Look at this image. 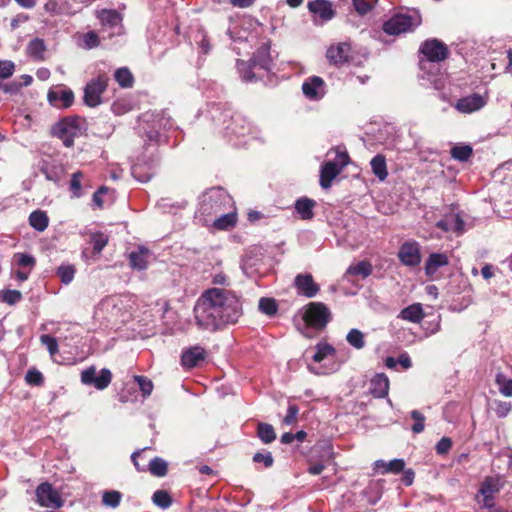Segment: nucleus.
<instances>
[{
    "mask_svg": "<svg viewBox=\"0 0 512 512\" xmlns=\"http://www.w3.org/2000/svg\"><path fill=\"white\" fill-rule=\"evenodd\" d=\"M194 314L200 328L216 331L225 325L238 322L242 316V303L231 290L211 288L198 299Z\"/></svg>",
    "mask_w": 512,
    "mask_h": 512,
    "instance_id": "obj_1",
    "label": "nucleus"
},
{
    "mask_svg": "<svg viewBox=\"0 0 512 512\" xmlns=\"http://www.w3.org/2000/svg\"><path fill=\"white\" fill-rule=\"evenodd\" d=\"M233 208L232 197L221 187H213L206 190L200 197L198 214L203 216V223H207V217L216 216Z\"/></svg>",
    "mask_w": 512,
    "mask_h": 512,
    "instance_id": "obj_2",
    "label": "nucleus"
},
{
    "mask_svg": "<svg viewBox=\"0 0 512 512\" xmlns=\"http://www.w3.org/2000/svg\"><path fill=\"white\" fill-rule=\"evenodd\" d=\"M336 349L327 342H319L315 346V353L312 359L316 363H323L316 368L309 366V370L317 375L331 374L339 370L341 363L336 359Z\"/></svg>",
    "mask_w": 512,
    "mask_h": 512,
    "instance_id": "obj_3",
    "label": "nucleus"
},
{
    "mask_svg": "<svg viewBox=\"0 0 512 512\" xmlns=\"http://www.w3.org/2000/svg\"><path fill=\"white\" fill-rule=\"evenodd\" d=\"M84 132V121L77 116H67L52 126L53 136L62 140L66 147L74 144V139L80 137Z\"/></svg>",
    "mask_w": 512,
    "mask_h": 512,
    "instance_id": "obj_4",
    "label": "nucleus"
},
{
    "mask_svg": "<svg viewBox=\"0 0 512 512\" xmlns=\"http://www.w3.org/2000/svg\"><path fill=\"white\" fill-rule=\"evenodd\" d=\"M421 22V15L413 10L409 13L395 14L383 24V30L389 35H399L413 31Z\"/></svg>",
    "mask_w": 512,
    "mask_h": 512,
    "instance_id": "obj_5",
    "label": "nucleus"
},
{
    "mask_svg": "<svg viewBox=\"0 0 512 512\" xmlns=\"http://www.w3.org/2000/svg\"><path fill=\"white\" fill-rule=\"evenodd\" d=\"M302 318L308 327L323 330L331 320V311L322 302H310L303 308Z\"/></svg>",
    "mask_w": 512,
    "mask_h": 512,
    "instance_id": "obj_6",
    "label": "nucleus"
},
{
    "mask_svg": "<svg viewBox=\"0 0 512 512\" xmlns=\"http://www.w3.org/2000/svg\"><path fill=\"white\" fill-rule=\"evenodd\" d=\"M505 480L501 475L488 476L481 483L476 499L483 508L494 507V495L504 487Z\"/></svg>",
    "mask_w": 512,
    "mask_h": 512,
    "instance_id": "obj_7",
    "label": "nucleus"
},
{
    "mask_svg": "<svg viewBox=\"0 0 512 512\" xmlns=\"http://www.w3.org/2000/svg\"><path fill=\"white\" fill-rule=\"evenodd\" d=\"M335 152V161H327L321 167L320 185L324 189L331 186L333 179L340 173L342 168L348 164L349 157L345 151H339L337 149Z\"/></svg>",
    "mask_w": 512,
    "mask_h": 512,
    "instance_id": "obj_8",
    "label": "nucleus"
},
{
    "mask_svg": "<svg viewBox=\"0 0 512 512\" xmlns=\"http://www.w3.org/2000/svg\"><path fill=\"white\" fill-rule=\"evenodd\" d=\"M108 85V77L104 74L89 81L84 88V103L89 107H96L102 102V94Z\"/></svg>",
    "mask_w": 512,
    "mask_h": 512,
    "instance_id": "obj_9",
    "label": "nucleus"
},
{
    "mask_svg": "<svg viewBox=\"0 0 512 512\" xmlns=\"http://www.w3.org/2000/svg\"><path fill=\"white\" fill-rule=\"evenodd\" d=\"M112 380V373L109 369L103 368L97 374L94 366L88 367L81 372V382L84 385L93 386L98 390H104Z\"/></svg>",
    "mask_w": 512,
    "mask_h": 512,
    "instance_id": "obj_10",
    "label": "nucleus"
},
{
    "mask_svg": "<svg viewBox=\"0 0 512 512\" xmlns=\"http://www.w3.org/2000/svg\"><path fill=\"white\" fill-rule=\"evenodd\" d=\"M73 91L63 85L52 86L47 93V100L49 104L57 109H67L74 103Z\"/></svg>",
    "mask_w": 512,
    "mask_h": 512,
    "instance_id": "obj_11",
    "label": "nucleus"
},
{
    "mask_svg": "<svg viewBox=\"0 0 512 512\" xmlns=\"http://www.w3.org/2000/svg\"><path fill=\"white\" fill-rule=\"evenodd\" d=\"M12 273L14 277L24 282L28 279L31 271L36 265L35 258L26 253H15L12 257Z\"/></svg>",
    "mask_w": 512,
    "mask_h": 512,
    "instance_id": "obj_12",
    "label": "nucleus"
},
{
    "mask_svg": "<svg viewBox=\"0 0 512 512\" xmlns=\"http://www.w3.org/2000/svg\"><path fill=\"white\" fill-rule=\"evenodd\" d=\"M36 497L42 507L57 509L62 506L59 493L49 483H42L37 487Z\"/></svg>",
    "mask_w": 512,
    "mask_h": 512,
    "instance_id": "obj_13",
    "label": "nucleus"
},
{
    "mask_svg": "<svg viewBox=\"0 0 512 512\" xmlns=\"http://www.w3.org/2000/svg\"><path fill=\"white\" fill-rule=\"evenodd\" d=\"M421 53L430 62H440L447 58V46L437 39L426 40L420 48Z\"/></svg>",
    "mask_w": 512,
    "mask_h": 512,
    "instance_id": "obj_14",
    "label": "nucleus"
},
{
    "mask_svg": "<svg viewBox=\"0 0 512 512\" xmlns=\"http://www.w3.org/2000/svg\"><path fill=\"white\" fill-rule=\"evenodd\" d=\"M98 18L101 22L102 29L108 31L109 38L118 35L122 31L121 15L115 10H101L98 13Z\"/></svg>",
    "mask_w": 512,
    "mask_h": 512,
    "instance_id": "obj_15",
    "label": "nucleus"
},
{
    "mask_svg": "<svg viewBox=\"0 0 512 512\" xmlns=\"http://www.w3.org/2000/svg\"><path fill=\"white\" fill-rule=\"evenodd\" d=\"M304 96L311 101H319L326 94V85L319 76L308 77L302 84Z\"/></svg>",
    "mask_w": 512,
    "mask_h": 512,
    "instance_id": "obj_16",
    "label": "nucleus"
},
{
    "mask_svg": "<svg viewBox=\"0 0 512 512\" xmlns=\"http://www.w3.org/2000/svg\"><path fill=\"white\" fill-rule=\"evenodd\" d=\"M398 257L402 264L415 267L421 262L419 244L415 241L405 242L401 245Z\"/></svg>",
    "mask_w": 512,
    "mask_h": 512,
    "instance_id": "obj_17",
    "label": "nucleus"
},
{
    "mask_svg": "<svg viewBox=\"0 0 512 512\" xmlns=\"http://www.w3.org/2000/svg\"><path fill=\"white\" fill-rule=\"evenodd\" d=\"M487 103V98L474 93L459 99L454 105L455 109L460 113L469 114L483 108Z\"/></svg>",
    "mask_w": 512,
    "mask_h": 512,
    "instance_id": "obj_18",
    "label": "nucleus"
},
{
    "mask_svg": "<svg viewBox=\"0 0 512 512\" xmlns=\"http://www.w3.org/2000/svg\"><path fill=\"white\" fill-rule=\"evenodd\" d=\"M294 285L299 295L307 298H313L320 290V286L315 283L311 274H298L295 277Z\"/></svg>",
    "mask_w": 512,
    "mask_h": 512,
    "instance_id": "obj_19",
    "label": "nucleus"
},
{
    "mask_svg": "<svg viewBox=\"0 0 512 512\" xmlns=\"http://www.w3.org/2000/svg\"><path fill=\"white\" fill-rule=\"evenodd\" d=\"M351 54V44L349 42H339L332 44L326 52V57L330 63L343 64L347 62Z\"/></svg>",
    "mask_w": 512,
    "mask_h": 512,
    "instance_id": "obj_20",
    "label": "nucleus"
},
{
    "mask_svg": "<svg viewBox=\"0 0 512 512\" xmlns=\"http://www.w3.org/2000/svg\"><path fill=\"white\" fill-rule=\"evenodd\" d=\"M205 359V350L200 346H193L183 351L181 363L185 368H193Z\"/></svg>",
    "mask_w": 512,
    "mask_h": 512,
    "instance_id": "obj_21",
    "label": "nucleus"
},
{
    "mask_svg": "<svg viewBox=\"0 0 512 512\" xmlns=\"http://www.w3.org/2000/svg\"><path fill=\"white\" fill-rule=\"evenodd\" d=\"M436 225L445 232L451 231L459 235L464 232L465 223L459 215L451 214L438 221Z\"/></svg>",
    "mask_w": 512,
    "mask_h": 512,
    "instance_id": "obj_22",
    "label": "nucleus"
},
{
    "mask_svg": "<svg viewBox=\"0 0 512 512\" xmlns=\"http://www.w3.org/2000/svg\"><path fill=\"white\" fill-rule=\"evenodd\" d=\"M449 260L446 254L432 253L429 255L425 264V273L429 277H434L441 267L447 266Z\"/></svg>",
    "mask_w": 512,
    "mask_h": 512,
    "instance_id": "obj_23",
    "label": "nucleus"
},
{
    "mask_svg": "<svg viewBox=\"0 0 512 512\" xmlns=\"http://www.w3.org/2000/svg\"><path fill=\"white\" fill-rule=\"evenodd\" d=\"M254 67L258 66L264 70H270L272 64V56L270 54V45L268 43L263 44L255 52L252 60Z\"/></svg>",
    "mask_w": 512,
    "mask_h": 512,
    "instance_id": "obj_24",
    "label": "nucleus"
},
{
    "mask_svg": "<svg viewBox=\"0 0 512 512\" xmlns=\"http://www.w3.org/2000/svg\"><path fill=\"white\" fill-rule=\"evenodd\" d=\"M404 467L405 461L403 459H393L388 462L384 460H377L374 463V470L381 474H398L403 471Z\"/></svg>",
    "mask_w": 512,
    "mask_h": 512,
    "instance_id": "obj_25",
    "label": "nucleus"
},
{
    "mask_svg": "<svg viewBox=\"0 0 512 512\" xmlns=\"http://www.w3.org/2000/svg\"><path fill=\"white\" fill-rule=\"evenodd\" d=\"M370 392L375 397L382 398L387 396L389 390V379L381 373L375 375L370 381Z\"/></svg>",
    "mask_w": 512,
    "mask_h": 512,
    "instance_id": "obj_26",
    "label": "nucleus"
},
{
    "mask_svg": "<svg viewBox=\"0 0 512 512\" xmlns=\"http://www.w3.org/2000/svg\"><path fill=\"white\" fill-rule=\"evenodd\" d=\"M226 129L232 134L245 136L251 133L252 127L245 117L237 114L231 116V122Z\"/></svg>",
    "mask_w": 512,
    "mask_h": 512,
    "instance_id": "obj_27",
    "label": "nucleus"
},
{
    "mask_svg": "<svg viewBox=\"0 0 512 512\" xmlns=\"http://www.w3.org/2000/svg\"><path fill=\"white\" fill-rule=\"evenodd\" d=\"M309 10L323 20H330L334 16L332 5L328 0H314L308 4Z\"/></svg>",
    "mask_w": 512,
    "mask_h": 512,
    "instance_id": "obj_28",
    "label": "nucleus"
},
{
    "mask_svg": "<svg viewBox=\"0 0 512 512\" xmlns=\"http://www.w3.org/2000/svg\"><path fill=\"white\" fill-rule=\"evenodd\" d=\"M399 317L412 323H420L425 317L422 304L413 303L407 306L401 310Z\"/></svg>",
    "mask_w": 512,
    "mask_h": 512,
    "instance_id": "obj_29",
    "label": "nucleus"
},
{
    "mask_svg": "<svg viewBox=\"0 0 512 512\" xmlns=\"http://www.w3.org/2000/svg\"><path fill=\"white\" fill-rule=\"evenodd\" d=\"M237 222L235 208L228 209L220 213V216L213 221V226L218 230H228L233 228Z\"/></svg>",
    "mask_w": 512,
    "mask_h": 512,
    "instance_id": "obj_30",
    "label": "nucleus"
},
{
    "mask_svg": "<svg viewBox=\"0 0 512 512\" xmlns=\"http://www.w3.org/2000/svg\"><path fill=\"white\" fill-rule=\"evenodd\" d=\"M314 206L315 202L309 198L298 199L295 203V209L303 220H309L314 216Z\"/></svg>",
    "mask_w": 512,
    "mask_h": 512,
    "instance_id": "obj_31",
    "label": "nucleus"
},
{
    "mask_svg": "<svg viewBox=\"0 0 512 512\" xmlns=\"http://www.w3.org/2000/svg\"><path fill=\"white\" fill-rule=\"evenodd\" d=\"M370 165H371L374 175L379 180L383 181L387 178L388 172H387L386 159L383 155L378 154L375 157H373L370 162Z\"/></svg>",
    "mask_w": 512,
    "mask_h": 512,
    "instance_id": "obj_32",
    "label": "nucleus"
},
{
    "mask_svg": "<svg viewBox=\"0 0 512 512\" xmlns=\"http://www.w3.org/2000/svg\"><path fill=\"white\" fill-rule=\"evenodd\" d=\"M29 223L35 230L42 232L48 227L49 219L46 212L36 210L30 214Z\"/></svg>",
    "mask_w": 512,
    "mask_h": 512,
    "instance_id": "obj_33",
    "label": "nucleus"
},
{
    "mask_svg": "<svg viewBox=\"0 0 512 512\" xmlns=\"http://www.w3.org/2000/svg\"><path fill=\"white\" fill-rule=\"evenodd\" d=\"M372 273V265L368 261H360L356 264H352L347 268L346 276H361L366 278Z\"/></svg>",
    "mask_w": 512,
    "mask_h": 512,
    "instance_id": "obj_34",
    "label": "nucleus"
},
{
    "mask_svg": "<svg viewBox=\"0 0 512 512\" xmlns=\"http://www.w3.org/2000/svg\"><path fill=\"white\" fill-rule=\"evenodd\" d=\"M130 264L133 268L144 270L148 265V251L146 249H139L137 252L130 254Z\"/></svg>",
    "mask_w": 512,
    "mask_h": 512,
    "instance_id": "obj_35",
    "label": "nucleus"
},
{
    "mask_svg": "<svg viewBox=\"0 0 512 512\" xmlns=\"http://www.w3.org/2000/svg\"><path fill=\"white\" fill-rule=\"evenodd\" d=\"M346 341L355 349L360 350L365 347V336L359 329L353 328L346 335Z\"/></svg>",
    "mask_w": 512,
    "mask_h": 512,
    "instance_id": "obj_36",
    "label": "nucleus"
},
{
    "mask_svg": "<svg viewBox=\"0 0 512 512\" xmlns=\"http://www.w3.org/2000/svg\"><path fill=\"white\" fill-rule=\"evenodd\" d=\"M44 52L45 44L41 39L36 38L30 41V43L27 46V54L36 60L43 59Z\"/></svg>",
    "mask_w": 512,
    "mask_h": 512,
    "instance_id": "obj_37",
    "label": "nucleus"
},
{
    "mask_svg": "<svg viewBox=\"0 0 512 512\" xmlns=\"http://www.w3.org/2000/svg\"><path fill=\"white\" fill-rule=\"evenodd\" d=\"M115 80L123 88H129L133 85L134 78L127 68H119L114 74Z\"/></svg>",
    "mask_w": 512,
    "mask_h": 512,
    "instance_id": "obj_38",
    "label": "nucleus"
},
{
    "mask_svg": "<svg viewBox=\"0 0 512 512\" xmlns=\"http://www.w3.org/2000/svg\"><path fill=\"white\" fill-rule=\"evenodd\" d=\"M450 153L453 159L464 162L471 157L473 150L469 145H456L451 149Z\"/></svg>",
    "mask_w": 512,
    "mask_h": 512,
    "instance_id": "obj_39",
    "label": "nucleus"
},
{
    "mask_svg": "<svg viewBox=\"0 0 512 512\" xmlns=\"http://www.w3.org/2000/svg\"><path fill=\"white\" fill-rule=\"evenodd\" d=\"M495 382L502 395L512 397V379H509L502 373H499L496 375Z\"/></svg>",
    "mask_w": 512,
    "mask_h": 512,
    "instance_id": "obj_40",
    "label": "nucleus"
},
{
    "mask_svg": "<svg viewBox=\"0 0 512 512\" xmlns=\"http://www.w3.org/2000/svg\"><path fill=\"white\" fill-rule=\"evenodd\" d=\"M258 436L266 444L271 443L276 438L273 426L267 423H260L258 425Z\"/></svg>",
    "mask_w": 512,
    "mask_h": 512,
    "instance_id": "obj_41",
    "label": "nucleus"
},
{
    "mask_svg": "<svg viewBox=\"0 0 512 512\" xmlns=\"http://www.w3.org/2000/svg\"><path fill=\"white\" fill-rule=\"evenodd\" d=\"M150 472L158 477H163L167 473V462L162 458L155 457L149 462Z\"/></svg>",
    "mask_w": 512,
    "mask_h": 512,
    "instance_id": "obj_42",
    "label": "nucleus"
},
{
    "mask_svg": "<svg viewBox=\"0 0 512 512\" xmlns=\"http://www.w3.org/2000/svg\"><path fill=\"white\" fill-rule=\"evenodd\" d=\"M76 269L73 265H61L57 270V275L63 284H70L75 276Z\"/></svg>",
    "mask_w": 512,
    "mask_h": 512,
    "instance_id": "obj_43",
    "label": "nucleus"
},
{
    "mask_svg": "<svg viewBox=\"0 0 512 512\" xmlns=\"http://www.w3.org/2000/svg\"><path fill=\"white\" fill-rule=\"evenodd\" d=\"M82 178L83 174L80 171L73 173L71 176L70 191L72 193V197L74 198H79L82 196Z\"/></svg>",
    "mask_w": 512,
    "mask_h": 512,
    "instance_id": "obj_44",
    "label": "nucleus"
},
{
    "mask_svg": "<svg viewBox=\"0 0 512 512\" xmlns=\"http://www.w3.org/2000/svg\"><path fill=\"white\" fill-rule=\"evenodd\" d=\"M153 503L162 509H167L171 505V497L164 490H157L152 496Z\"/></svg>",
    "mask_w": 512,
    "mask_h": 512,
    "instance_id": "obj_45",
    "label": "nucleus"
},
{
    "mask_svg": "<svg viewBox=\"0 0 512 512\" xmlns=\"http://www.w3.org/2000/svg\"><path fill=\"white\" fill-rule=\"evenodd\" d=\"M122 494L119 491H106L103 493L102 502L105 506L116 508L121 501Z\"/></svg>",
    "mask_w": 512,
    "mask_h": 512,
    "instance_id": "obj_46",
    "label": "nucleus"
},
{
    "mask_svg": "<svg viewBox=\"0 0 512 512\" xmlns=\"http://www.w3.org/2000/svg\"><path fill=\"white\" fill-rule=\"evenodd\" d=\"M90 242L93 245V251L95 253L99 254V253H101L103 248L107 245L108 237L105 234L100 233V232L99 233H93L91 235Z\"/></svg>",
    "mask_w": 512,
    "mask_h": 512,
    "instance_id": "obj_47",
    "label": "nucleus"
},
{
    "mask_svg": "<svg viewBox=\"0 0 512 512\" xmlns=\"http://www.w3.org/2000/svg\"><path fill=\"white\" fill-rule=\"evenodd\" d=\"M259 309L261 312L272 316L277 312V304L274 299L261 298L259 300Z\"/></svg>",
    "mask_w": 512,
    "mask_h": 512,
    "instance_id": "obj_48",
    "label": "nucleus"
},
{
    "mask_svg": "<svg viewBox=\"0 0 512 512\" xmlns=\"http://www.w3.org/2000/svg\"><path fill=\"white\" fill-rule=\"evenodd\" d=\"M135 381L137 382L143 396H149L153 391V383L150 379L145 376H135Z\"/></svg>",
    "mask_w": 512,
    "mask_h": 512,
    "instance_id": "obj_49",
    "label": "nucleus"
},
{
    "mask_svg": "<svg viewBox=\"0 0 512 512\" xmlns=\"http://www.w3.org/2000/svg\"><path fill=\"white\" fill-rule=\"evenodd\" d=\"M15 64L10 60H0V79H7L13 75Z\"/></svg>",
    "mask_w": 512,
    "mask_h": 512,
    "instance_id": "obj_50",
    "label": "nucleus"
},
{
    "mask_svg": "<svg viewBox=\"0 0 512 512\" xmlns=\"http://www.w3.org/2000/svg\"><path fill=\"white\" fill-rule=\"evenodd\" d=\"M411 418L415 421L412 426V431L416 434L421 433L424 430V415L417 410H413L411 412Z\"/></svg>",
    "mask_w": 512,
    "mask_h": 512,
    "instance_id": "obj_51",
    "label": "nucleus"
},
{
    "mask_svg": "<svg viewBox=\"0 0 512 512\" xmlns=\"http://www.w3.org/2000/svg\"><path fill=\"white\" fill-rule=\"evenodd\" d=\"M40 341L46 346L52 357L58 352V344L54 337L45 334L40 337Z\"/></svg>",
    "mask_w": 512,
    "mask_h": 512,
    "instance_id": "obj_52",
    "label": "nucleus"
},
{
    "mask_svg": "<svg viewBox=\"0 0 512 512\" xmlns=\"http://www.w3.org/2000/svg\"><path fill=\"white\" fill-rule=\"evenodd\" d=\"M377 0H353L356 11L360 14L369 12Z\"/></svg>",
    "mask_w": 512,
    "mask_h": 512,
    "instance_id": "obj_53",
    "label": "nucleus"
},
{
    "mask_svg": "<svg viewBox=\"0 0 512 512\" xmlns=\"http://www.w3.org/2000/svg\"><path fill=\"white\" fill-rule=\"evenodd\" d=\"M452 448V440L449 437H442L436 444V452L439 455L447 454Z\"/></svg>",
    "mask_w": 512,
    "mask_h": 512,
    "instance_id": "obj_54",
    "label": "nucleus"
},
{
    "mask_svg": "<svg viewBox=\"0 0 512 512\" xmlns=\"http://www.w3.org/2000/svg\"><path fill=\"white\" fill-rule=\"evenodd\" d=\"M83 42L86 48L91 49L99 45V37L95 32L89 31L84 34Z\"/></svg>",
    "mask_w": 512,
    "mask_h": 512,
    "instance_id": "obj_55",
    "label": "nucleus"
},
{
    "mask_svg": "<svg viewBox=\"0 0 512 512\" xmlns=\"http://www.w3.org/2000/svg\"><path fill=\"white\" fill-rule=\"evenodd\" d=\"M253 461L255 463H263L266 468L272 466L273 464V457L270 452L266 453H256L253 456Z\"/></svg>",
    "mask_w": 512,
    "mask_h": 512,
    "instance_id": "obj_56",
    "label": "nucleus"
},
{
    "mask_svg": "<svg viewBox=\"0 0 512 512\" xmlns=\"http://www.w3.org/2000/svg\"><path fill=\"white\" fill-rule=\"evenodd\" d=\"M27 383L32 385H40L43 382L42 374L37 370H29L25 376Z\"/></svg>",
    "mask_w": 512,
    "mask_h": 512,
    "instance_id": "obj_57",
    "label": "nucleus"
},
{
    "mask_svg": "<svg viewBox=\"0 0 512 512\" xmlns=\"http://www.w3.org/2000/svg\"><path fill=\"white\" fill-rule=\"evenodd\" d=\"M237 68L245 81H252L254 75L250 72V66L244 61H238Z\"/></svg>",
    "mask_w": 512,
    "mask_h": 512,
    "instance_id": "obj_58",
    "label": "nucleus"
},
{
    "mask_svg": "<svg viewBox=\"0 0 512 512\" xmlns=\"http://www.w3.org/2000/svg\"><path fill=\"white\" fill-rule=\"evenodd\" d=\"M298 407L296 405H289L287 409V414L283 419V422L287 425H290L295 422L298 415Z\"/></svg>",
    "mask_w": 512,
    "mask_h": 512,
    "instance_id": "obj_59",
    "label": "nucleus"
},
{
    "mask_svg": "<svg viewBox=\"0 0 512 512\" xmlns=\"http://www.w3.org/2000/svg\"><path fill=\"white\" fill-rule=\"evenodd\" d=\"M511 411V405L508 402H497L495 407V413L498 417H506Z\"/></svg>",
    "mask_w": 512,
    "mask_h": 512,
    "instance_id": "obj_60",
    "label": "nucleus"
},
{
    "mask_svg": "<svg viewBox=\"0 0 512 512\" xmlns=\"http://www.w3.org/2000/svg\"><path fill=\"white\" fill-rule=\"evenodd\" d=\"M21 299V293L17 290H8L3 294V300L6 303L14 304Z\"/></svg>",
    "mask_w": 512,
    "mask_h": 512,
    "instance_id": "obj_61",
    "label": "nucleus"
},
{
    "mask_svg": "<svg viewBox=\"0 0 512 512\" xmlns=\"http://www.w3.org/2000/svg\"><path fill=\"white\" fill-rule=\"evenodd\" d=\"M107 192L106 187L99 188L94 194H93V203L96 207L102 208L103 207V201H102V195Z\"/></svg>",
    "mask_w": 512,
    "mask_h": 512,
    "instance_id": "obj_62",
    "label": "nucleus"
},
{
    "mask_svg": "<svg viewBox=\"0 0 512 512\" xmlns=\"http://www.w3.org/2000/svg\"><path fill=\"white\" fill-rule=\"evenodd\" d=\"M414 476H415V474L412 469H407V470L403 469L402 481L406 486L412 485V483L414 481Z\"/></svg>",
    "mask_w": 512,
    "mask_h": 512,
    "instance_id": "obj_63",
    "label": "nucleus"
},
{
    "mask_svg": "<svg viewBox=\"0 0 512 512\" xmlns=\"http://www.w3.org/2000/svg\"><path fill=\"white\" fill-rule=\"evenodd\" d=\"M398 363L404 368L409 369L412 366L411 359L407 353H403L398 358Z\"/></svg>",
    "mask_w": 512,
    "mask_h": 512,
    "instance_id": "obj_64",
    "label": "nucleus"
}]
</instances>
